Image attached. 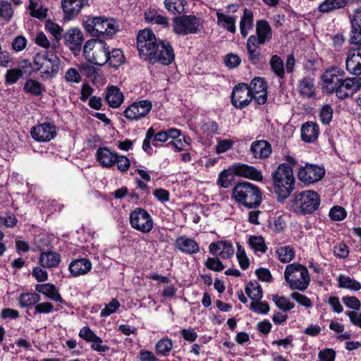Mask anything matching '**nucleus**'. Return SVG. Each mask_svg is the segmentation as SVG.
Listing matches in <instances>:
<instances>
[{
  "instance_id": "f257e3e1",
  "label": "nucleus",
  "mask_w": 361,
  "mask_h": 361,
  "mask_svg": "<svg viewBox=\"0 0 361 361\" xmlns=\"http://www.w3.org/2000/svg\"><path fill=\"white\" fill-rule=\"evenodd\" d=\"M320 196L311 190H307L294 194L289 201L290 210L298 214H312L315 212L320 204Z\"/></svg>"
},
{
  "instance_id": "f03ea898",
  "label": "nucleus",
  "mask_w": 361,
  "mask_h": 361,
  "mask_svg": "<svg viewBox=\"0 0 361 361\" xmlns=\"http://www.w3.org/2000/svg\"><path fill=\"white\" fill-rule=\"evenodd\" d=\"M232 197L239 204L247 207H258L262 202V193L255 185L243 181L233 188Z\"/></svg>"
},
{
  "instance_id": "7ed1b4c3",
  "label": "nucleus",
  "mask_w": 361,
  "mask_h": 361,
  "mask_svg": "<svg viewBox=\"0 0 361 361\" xmlns=\"http://www.w3.org/2000/svg\"><path fill=\"white\" fill-rule=\"evenodd\" d=\"M274 189L279 197L286 199L294 190L295 178L290 166L288 164H280L272 172Z\"/></svg>"
},
{
  "instance_id": "20e7f679",
  "label": "nucleus",
  "mask_w": 361,
  "mask_h": 361,
  "mask_svg": "<svg viewBox=\"0 0 361 361\" xmlns=\"http://www.w3.org/2000/svg\"><path fill=\"white\" fill-rule=\"evenodd\" d=\"M284 279L291 290L305 291L307 289L310 277L306 267L299 263L288 264L284 271Z\"/></svg>"
},
{
  "instance_id": "39448f33",
  "label": "nucleus",
  "mask_w": 361,
  "mask_h": 361,
  "mask_svg": "<svg viewBox=\"0 0 361 361\" xmlns=\"http://www.w3.org/2000/svg\"><path fill=\"white\" fill-rule=\"evenodd\" d=\"M31 67L33 71L39 72L42 78H53L59 71L60 59L52 53H38L34 57Z\"/></svg>"
},
{
  "instance_id": "423d86ee",
  "label": "nucleus",
  "mask_w": 361,
  "mask_h": 361,
  "mask_svg": "<svg viewBox=\"0 0 361 361\" xmlns=\"http://www.w3.org/2000/svg\"><path fill=\"white\" fill-rule=\"evenodd\" d=\"M86 30L92 36L106 35L111 37L118 31V25L114 18L104 16L89 17L85 22Z\"/></svg>"
},
{
  "instance_id": "0eeeda50",
  "label": "nucleus",
  "mask_w": 361,
  "mask_h": 361,
  "mask_svg": "<svg viewBox=\"0 0 361 361\" xmlns=\"http://www.w3.org/2000/svg\"><path fill=\"white\" fill-rule=\"evenodd\" d=\"M109 48L108 44L103 40L90 39L83 46V55L87 61L102 66L108 62Z\"/></svg>"
},
{
  "instance_id": "6e6552de",
  "label": "nucleus",
  "mask_w": 361,
  "mask_h": 361,
  "mask_svg": "<svg viewBox=\"0 0 361 361\" xmlns=\"http://www.w3.org/2000/svg\"><path fill=\"white\" fill-rule=\"evenodd\" d=\"M202 27V20L193 15H183L173 18V30L177 35L197 33Z\"/></svg>"
},
{
  "instance_id": "1a4fd4ad",
  "label": "nucleus",
  "mask_w": 361,
  "mask_h": 361,
  "mask_svg": "<svg viewBox=\"0 0 361 361\" xmlns=\"http://www.w3.org/2000/svg\"><path fill=\"white\" fill-rule=\"evenodd\" d=\"M159 40L151 30L145 29L139 32L137 37V46L142 57L149 59Z\"/></svg>"
},
{
  "instance_id": "9d476101",
  "label": "nucleus",
  "mask_w": 361,
  "mask_h": 361,
  "mask_svg": "<svg viewBox=\"0 0 361 361\" xmlns=\"http://www.w3.org/2000/svg\"><path fill=\"white\" fill-rule=\"evenodd\" d=\"M129 219L130 226L143 233H149L153 228L152 218L144 209H135L130 213Z\"/></svg>"
},
{
  "instance_id": "9b49d317",
  "label": "nucleus",
  "mask_w": 361,
  "mask_h": 361,
  "mask_svg": "<svg viewBox=\"0 0 361 361\" xmlns=\"http://www.w3.org/2000/svg\"><path fill=\"white\" fill-rule=\"evenodd\" d=\"M173 59L174 52L169 42L159 40L149 61L152 63L158 62L164 65H169L173 62Z\"/></svg>"
},
{
  "instance_id": "f8f14e48",
  "label": "nucleus",
  "mask_w": 361,
  "mask_h": 361,
  "mask_svg": "<svg viewBox=\"0 0 361 361\" xmlns=\"http://www.w3.org/2000/svg\"><path fill=\"white\" fill-rule=\"evenodd\" d=\"M344 77V71L338 67L326 69L322 76L323 90L328 94H333Z\"/></svg>"
},
{
  "instance_id": "ddd939ff",
  "label": "nucleus",
  "mask_w": 361,
  "mask_h": 361,
  "mask_svg": "<svg viewBox=\"0 0 361 361\" xmlns=\"http://www.w3.org/2000/svg\"><path fill=\"white\" fill-rule=\"evenodd\" d=\"M64 44L73 53L78 55L82 50V45L85 40L82 30L78 27H72L63 34Z\"/></svg>"
},
{
  "instance_id": "4468645a",
  "label": "nucleus",
  "mask_w": 361,
  "mask_h": 361,
  "mask_svg": "<svg viewBox=\"0 0 361 361\" xmlns=\"http://www.w3.org/2000/svg\"><path fill=\"white\" fill-rule=\"evenodd\" d=\"M361 88V78L353 77L342 78L334 93L340 99H344L353 96Z\"/></svg>"
},
{
  "instance_id": "2eb2a0df",
  "label": "nucleus",
  "mask_w": 361,
  "mask_h": 361,
  "mask_svg": "<svg viewBox=\"0 0 361 361\" xmlns=\"http://www.w3.org/2000/svg\"><path fill=\"white\" fill-rule=\"evenodd\" d=\"M325 174L324 168L316 164H307L299 169L298 178L306 183H313L321 180Z\"/></svg>"
},
{
  "instance_id": "dca6fc26",
  "label": "nucleus",
  "mask_w": 361,
  "mask_h": 361,
  "mask_svg": "<svg viewBox=\"0 0 361 361\" xmlns=\"http://www.w3.org/2000/svg\"><path fill=\"white\" fill-rule=\"evenodd\" d=\"M152 103L148 100L134 102L124 111V116L129 120H139L146 116L152 109Z\"/></svg>"
},
{
  "instance_id": "f3484780",
  "label": "nucleus",
  "mask_w": 361,
  "mask_h": 361,
  "mask_svg": "<svg viewBox=\"0 0 361 361\" xmlns=\"http://www.w3.org/2000/svg\"><path fill=\"white\" fill-rule=\"evenodd\" d=\"M252 99L247 85L241 83L233 88L231 102L236 108L242 109L247 106Z\"/></svg>"
},
{
  "instance_id": "a211bd4d",
  "label": "nucleus",
  "mask_w": 361,
  "mask_h": 361,
  "mask_svg": "<svg viewBox=\"0 0 361 361\" xmlns=\"http://www.w3.org/2000/svg\"><path fill=\"white\" fill-rule=\"evenodd\" d=\"M256 35H252L248 40L259 45L264 44L272 38V30L269 23L265 20H257L256 23Z\"/></svg>"
},
{
  "instance_id": "6ab92c4d",
  "label": "nucleus",
  "mask_w": 361,
  "mask_h": 361,
  "mask_svg": "<svg viewBox=\"0 0 361 361\" xmlns=\"http://www.w3.org/2000/svg\"><path fill=\"white\" fill-rule=\"evenodd\" d=\"M33 139L38 142H47L55 137L56 129L54 124L44 123L34 126L30 130Z\"/></svg>"
},
{
  "instance_id": "aec40b11",
  "label": "nucleus",
  "mask_w": 361,
  "mask_h": 361,
  "mask_svg": "<svg viewBox=\"0 0 361 361\" xmlns=\"http://www.w3.org/2000/svg\"><path fill=\"white\" fill-rule=\"evenodd\" d=\"M267 85L264 78H255L248 87L252 99L258 104H264L267 100Z\"/></svg>"
},
{
  "instance_id": "412c9836",
  "label": "nucleus",
  "mask_w": 361,
  "mask_h": 361,
  "mask_svg": "<svg viewBox=\"0 0 361 361\" xmlns=\"http://www.w3.org/2000/svg\"><path fill=\"white\" fill-rule=\"evenodd\" d=\"M209 250L214 256L224 259L231 257L235 252L233 244L227 240H220L210 243Z\"/></svg>"
},
{
  "instance_id": "4be33fe9",
  "label": "nucleus",
  "mask_w": 361,
  "mask_h": 361,
  "mask_svg": "<svg viewBox=\"0 0 361 361\" xmlns=\"http://www.w3.org/2000/svg\"><path fill=\"white\" fill-rule=\"evenodd\" d=\"M230 170L238 176L249 178L256 181H260L263 179L262 172L256 169L254 166L243 164H233Z\"/></svg>"
},
{
  "instance_id": "5701e85b",
  "label": "nucleus",
  "mask_w": 361,
  "mask_h": 361,
  "mask_svg": "<svg viewBox=\"0 0 361 361\" xmlns=\"http://www.w3.org/2000/svg\"><path fill=\"white\" fill-rule=\"evenodd\" d=\"M64 19L71 20L76 17L82 8L88 6V0H62Z\"/></svg>"
},
{
  "instance_id": "b1692460",
  "label": "nucleus",
  "mask_w": 361,
  "mask_h": 361,
  "mask_svg": "<svg viewBox=\"0 0 361 361\" xmlns=\"http://www.w3.org/2000/svg\"><path fill=\"white\" fill-rule=\"evenodd\" d=\"M345 66L350 74L355 75L361 74V48L351 49L348 51Z\"/></svg>"
},
{
  "instance_id": "393cba45",
  "label": "nucleus",
  "mask_w": 361,
  "mask_h": 361,
  "mask_svg": "<svg viewBox=\"0 0 361 361\" xmlns=\"http://www.w3.org/2000/svg\"><path fill=\"white\" fill-rule=\"evenodd\" d=\"M92 267V264L87 258L77 259L71 262L68 269L73 276H79L87 274Z\"/></svg>"
},
{
  "instance_id": "a878e982",
  "label": "nucleus",
  "mask_w": 361,
  "mask_h": 361,
  "mask_svg": "<svg viewBox=\"0 0 361 361\" xmlns=\"http://www.w3.org/2000/svg\"><path fill=\"white\" fill-rule=\"evenodd\" d=\"M175 245L182 252L188 255L196 254L200 251L198 243L192 238L186 236L178 238Z\"/></svg>"
},
{
  "instance_id": "bb28decb",
  "label": "nucleus",
  "mask_w": 361,
  "mask_h": 361,
  "mask_svg": "<svg viewBox=\"0 0 361 361\" xmlns=\"http://www.w3.org/2000/svg\"><path fill=\"white\" fill-rule=\"evenodd\" d=\"M118 154L107 147H100L97 149L96 157L99 163L106 168H111L115 164Z\"/></svg>"
},
{
  "instance_id": "cd10ccee",
  "label": "nucleus",
  "mask_w": 361,
  "mask_h": 361,
  "mask_svg": "<svg viewBox=\"0 0 361 361\" xmlns=\"http://www.w3.org/2000/svg\"><path fill=\"white\" fill-rule=\"evenodd\" d=\"M250 151L255 158L264 159L270 155L271 147L266 140H257L252 143Z\"/></svg>"
},
{
  "instance_id": "c85d7f7f",
  "label": "nucleus",
  "mask_w": 361,
  "mask_h": 361,
  "mask_svg": "<svg viewBox=\"0 0 361 361\" xmlns=\"http://www.w3.org/2000/svg\"><path fill=\"white\" fill-rule=\"evenodd\" d=\"M254 27V15L252 11L244 8L243 15L240 20V31L243 37L245 38Z\"/></svg>"
},
{
  "instance_id": "c756f323",
  "label": "nucleus",
  "mask_w": 361,
  "mask_h": 361,
  "mask_svg": "<svg viewBox=\"0 0 361 361\" xmlns=\"http://www.w3.org/2000/svg\"><path fill=\"white\" fill-rule=\"evenodd\" d=\"M216 15L217 17V24L219 26L231 33L236 32V16L226 15L219 11L216 13Z\"/></svg>"
},
{
  "instance_id": "7c9ffc66",
  "label": "nucleus",
  "mask_w": 361,
  "mask_h": 361,
  "mask_svg": "<svg viewBox=\"0 0 361 361\" xmlns=\"http://www.w3.org/2000/svg\"><path fill=\"white\" fill-rule=\"evenodd\" d=\"M35 290L37 292L45 295L52 300L59 302H63V300L56 288V286L52 283L37 284L35 286Z\"/></svg>"
},
{
  "instance_id": "2f4dec72",
  "label": "nucleus",
  "mask_w": 361,
  "mask_h": 361,
  "mask_svg": "<svg viewBox=\"0 0 361 361\" xmlns=\"http://www.w3.org/2000/svg\"><path fill=\"white\" fill-rule=\"evenodd\" d=\"M319 129L317 124L314 123H306L302 125L301 128L302 139L307 142H314L318 137Z\"/></svg>"
},
{
  "instance_id": "473e14b6",
  "label": "nucleus",
  "mask_w": 361,
  "mask_h": 361,
  "mask_svg": "<svg viewBox=\"0 0 361 361\" xmlns=\"http://www.w3.org/2000/svg\"><path fill=\"white\" fill-rule=\"evenodd\" d=\"M105 99L111 107L118 108L123 103V95L119 88L111 86L109 87Z\"/></svg>"
},
{
  "instance_id": "72a5a7b5",
  "label": "nucleus",
  "mask_w": 361,
  "mask_h": 361,
  "mask_svg": "<svg viewBox=\"0 0 361 361\" xmlns=\"http://www.w3.org/2000/svg\"><path fill=\"white\" fill-rule=\"evenodd\" d=\"M60 261V255L54 252H42L39 258V264L44 268L55 267L59 264Z\"/></svg>"
},
{
  "instance_id": "f704fd0d",
  "label": "nucleus",
  "mask_w": 361,
  "mask_h": 361,
  "mask_svg": "<svg viewBox=\"0 0 361 361\" xmlns=\"http://www.w3.org/2000/svg\"><path fill=\"white\" fill-rule=\"evenodd\" d=\"M347 4L346 0H324L318 6L319 12L328 13L344 8Z\"/></svg>"
},
{
  "instance_id": "c9c22d12",
  "label": "nucleus",
  "mask_w": 361,
  "mask_h": 361,
  "mask_svg": "<svg viewBox=\"0 0 361 361\" xmlns=\"http://www.w3.org/2000/svg\"><path fill=\"white\" fill-rule=\"evenodd\" d=\"M298 90L303 97H313L315 94L314 79L310 77L303 78L299 81Z\"/></svg>"
},
{
  "instance_id": "e433bc0d",
  "label": "nucleus",
  "mask_w": 361,
  "mask_h": 361,
  "mask_svg": "<svg viewBox=\"0 0 361 361\" xmlns=\"http://www.w3.org/2000/svg\"><path fill=\"white\" fill-rule=\"evenodd\" d=\"M41 300L40 295L35 293H24L18 298V302L21 307H31L37 305Z\"/></svg>"
},
{
  "instance_id": "4c0bfd02",
  "label": "nucleus",
  "mask_w": 361,
  "mask_h": 361,
  "mask_svg": "<svg viewBox=\"0 0 361 361\" xmlns=\"http://www.w3.org/2000/svg\"><path fill=\"white\" fill-rule=\"evenodd\" d=\"M338 286L342 288L357 291L361 288V284L355 279L341 274L338 278Z\"/></svg>"
},
{
  "instance_id": "58836bf2",
  "label": "nucleus",
  "mask_w": 361,
  "mask_h": 361,
  "mask_svg": "<svg viewBox=\"0 0 361 361\" xmlns=\"http://www.w3.org/2000/svg\"><path fill=\"white\" fill-rule=\"evenodd\" d=\"M245 293L252 301L260 300L262 298V288L257 281H250L245 286Z\"/></svg>"
},
{
  "instance_id": "ea45409f",
  "label": "nucleus",
  "mask_w": 361,
  "mask_h": 361,
  "mask_svg": "<svg viewBox=\"0 0 361 361\" xmlns=\"http://www.w3.org/2000/svg\"><path fill=\"white\" fill-rule=\"evenodd\" d=\"M278 259L282 263L290 262L295 257L294 248L290 245L279 247L276 250Z\"/></svg>"
},
{
  "instance_id": "a19ab883",
  "label": "nucleus",
  "mask_w": 361,
  "mask_h": 361,
  "mask_svg": "<svg viewBox=\"0 0 361 361\" xmlns=\"http://www.w3.org/2000/svg\"><path fill=\"white\" fill-rule=\"evenodd\" d=\"M24 90L32 95L40 96L45 91V89L39 82L29 79L25 83Z\"/></svg>"
},
{
  "instance_id": "79ce46f5",
  "label": "nucleus",
  "mask_w": 361,
  "mask_h": 361,
  "mask_svg": "<svg viewBox=\"0 0 361 361\" xmlns=\"http://www.w3.org/2000/svg\"><path fill=\"white\" fill-rule=\"evenodd\" d=\"M166 8L173 14L185 12L186 1L185 0H165Z\"/></svg>"
},
{
  "instance_id": "37998d69",
  "label": "nucleus",
  "mask_w": 361,
  "mask_h": 361,
  "mask_svg": "<svg viewBox=\"0 0 361 361\" xmlns=\"http://www.w3.org/2000/svg\"><path fill=\"white\" fill-rule=\"evenodd\" d=\"M108 62L112 67H118L124 62L123 51L119 49H114L111 51L108 49Z\"/></svg>"
},
{
  "instance_id": "c03bdc74",
  "label": "nucleus",
  "mask_w": 361,
  "mask_h": 361,
  "mask_svg": "<svg viewBox=\"0 0 361 361\" xmlns=\"http://www.w3.org/2000/svg\"><path fill=\"white\" fill-rule=\"evenodd\" d=\"M173 346L171 339L168 337L163 338L156 345V350L158 354L162 356H168Z\"/></svg>"
},
{
  "instance_id": "a18cd8bd",
  "label": "nucleus",
  "mask_w": 361,
  "mask_h": 361,
  "mask_svg": "<svg viewBox=\"0 0 361 361\" xmlns=\"http://www.w3.org/2000/svg\"><path fill=\"white\" fill-rule=\"evenodd\" d=\"M271 70L280 78L285 76L284 64L283 60L277 55H274L269 61Z\"/></svg>"
},
{
  "instance_id": "49530a36",
  "label": "nucleus",
  "mask_w": 361,
  "mask_h": 361,
  "mask_svg": "<svg viewBox=\"0 0 361 361\" xmlns=\"http://www.w3.org/2000/svg\"><path fill=\"white\" fill-rule=\"evenodd\" d=\"M248 243L251 248L255 252H265L267 251V246L264 240L261 235H252L249 238Z\"/></svg>"
},
{
  "instance_id": "de8ad7c7",
  "label": "nucleus",
  "mask_w": 361,
  "mask_h": 361,
  "mask_svg": "<svg viewBox=\"0 0 361 361\" xmlns=\"http://www.w3.org/2000/svg\"><path fill=\"white\" fill-rule=\"evenodd\" d=\"M259 46V44L247 40L246 49L249 55V59L254 64H257L259 61L261 54L258 49Z\"/></svg>"
},
{
  "instance_id": "09e8293b",
  "label": "nucleus",
  "mask_w": 361,
  "mask_h": 361,
  "mask_svg": "<svg viewBox=\"0 0 361 361\" xmlns=\"http://www.w3.org/2000/svg\"><path fill=\"white\" fill-rule=\"evenodd\" d=\"M45 28L56 41H60L63 38V28L51 20L47 21Z\"/></svg>"
},
{
  "instance_id": "8fccbe9b",
  "label": "nucleus",
  "mask_w": 361,
  "mask_h": 361,
  "mask_svg": "<svg viewBox=\"0 0 361 361\" xmlns=\"http://www.w3.org/2000/svg\"><path fill=\"white\" fill-rule=\"evenodd\" d=\"M273 301L280 310L285 312L290 311L295 307V304L283 296L274 295H273Z\"/></svg>"
},
{
  "instance_id": "3c124183",
  "label": "nucleus",
  "mask_w": 361,
  "mask_h": 361,
  "mask_svg": "<svg viewBox=\"0 0 361 361\" xmlns=\"http://www.w3.org/2000/svg\"><path fill=\"white\" fill-rule=\"evenodd\" d=\"M23 71L19 68H10L5 75V82L8 85L15 84L23 77Z\"/></svg>"
},
{
  "instance_id": "603ef678",
  "label": "nucleus",
  "mask_w": 361,
  "mask_h": 361,
  "mask_svg": "<svg viewBox=\"0 0 361 361\" xmlns=\"http://www.w3.org/2000/svg\"><path fill=\"white\" fill-rule=\"evenodd\" d=\"M290 296L299 305L306 308H310L313 305L312 300L307 296L300 293L299 292H292Z\"/></svg>"
},
{
  "instance_id": "864d4df0",
  "label": "nucleus",
  "mask_w": 361,
  "mask_h": 361,
  "mask_svg": "<svg viewBox=\"0 0 361 361\" xmlns=\"http://www.w3.org/2000/svg\"><path fill=\"white\" fill-rule=\"evenodd\" d=\"M64 79L67 82L79 83L82 80V76L76 68H69L65 73Z\"/></svg>"
},
{
  "instance_id": "5fc2aeb1",
  "label": "nucleus",
  "mask_w": 361,
  "mask_h": 361,
  "mask_svg": "<svg viewBox=\"0 0 361 361\" xmlns=\"http://www.w3.org/2000/svg\"><path fill=\"white\" fill-rule=\"evenodd\" d=\"M205 267L214 271H221L225 267L218 257H208L204 262Z\"/></svg>"
},
{
  "instance_id": "6e6d98bb",
  "label": "nucleus",
  "mask_w": 361,
  "mask_h": 361,
  "mask_svg": "<svg viewBox=\"0 0 361 361\" xmlns=\"http://www.w3.org/2000/svg\"><path fill=\"white\" fill-rule=\"evenodd\" d=\"M13 15L11 5L6 1H0V16L9 21Z\"/></svg>"
},
{
  "instance_id": "4d7b16f0",
  "label": "nucleus",
  "mask_w": 361,
  "mask_h": 361,
  "mask_svg": "<svg viewBox=\"0 0 361 361\" xmlns=\"http://www.w3.org/2000/svg\"><path fill=\"white\" fill-rule=\"evenodd\" d=\"M234 174L232 173V171H231L230 169L228 170H224L221 171L217 180L218 185L221 188H228L231 183V179L230 178V176Z\"/></svg>"
},
{
  "instance_id": "13d9d810",
  "label": "nucleus",
  "mask_w": 361,
  "mask_h": 361,
  "mask_svg": "<svg viewBox=\"0 0 361 361\" xmlns=\"http://www.w3.org/2000/svg\"><path fill=\"white\" fill-rule=\"evenodd\" d=\"M329 215L333 221H342L346 217L347 212L343 207L334 206L330 209Z\"/></svg>"
},
{
  "instance_id": "bf43d9fd",
  "label": "nucleus",
  "mask_w": 361,
  "mask_h": 361,
  "mask_svg": "<svg viewBox=\"0 0 361 361\" xmlns=\"http://www.w3.org/2000/svg\"><path fill=\"white\" fill-rule=\"evenodd\" d=\"M250 309L257 314H267L269 311V306L267 302L255 300L250 303Z\"/></svg>"
},
{
  "instance_id": "052dcab7",
  "label": "nucleus",
  "mask_w": 361,
  "mask_h": 361,
  "mask_svg": "<svg viewBox=\"0 0 361 361\" xmlns=\"http://www.w3.org/2000/svg\"><path fill=\"white\" fill-rule=\"evenodd\" d=\"M120 302L117 299L114 298L108 303L100 312L101 317H106L116 312L120 307Z\"/></svg>"
},
{
  "instance_id": "680f3d73",
  "label": "nucleus",
  "mask_w": 361,
  "mask_h": 361,
  "mask_svg": "<svg viewBox=\"0 0 361 361\" xmlns=\"http://www.w3.org/2000/svg\"><path fill=\"white\" fill-rule=\"evenodd\" d=\"M236 257L238 260V263L243 269H246L249 267V259L247 257L244 248L242 245L238 244V250L236 253Z\"/></svg>"
},
{
  "instance_id": "e2e57ef3",
  "label": "nucleus",
  "mask_w": 361,
  "mask_h": 361,
  "mask_svg": "<svg viewBox=\"0 0 361 361\" xmlns=\"http://www.w3.org/2000/svg\"><path fill=\"white\" fill-rule=\"evenodd\" d=\"M342 301L345 307L353 309V311H358L361 307V302L355 296H345Z\"/></svg>"
},
{
  "instance_id": "0e129e2a",
  "label": "nucleus",
  "mask_w": 361,
  "mask_h": 361,
  "mask_svg": "<svg viewBox=\"0 0 361 361\" xmlns=\"http://www.w3.org/2000/svg\"><path fill=\"white\" fill-rule=\"evenodd\" d=\"M333 116V109L329 104L324 106L319 113L320 121L324 124H329Z\"/></svg>"
},
{
  "instance_id": "69168bd1",
  "label": "nucleus",
  "mask_w": 361,
  "mask_h": 361,
  "mask_svg": "<svg viewBox=\"0 0 361 361\" xmlns=\"http://www.w3.org/2000/svg\"><path fill=\"white\" fill-rule=\"evenodd\" d=\"M335 358V350L331 348H325L319 352L317 361H334Z\"/></svg>"
},
{
  "instance_id": "338daca9",
  "label": "nucleus",
  "mask_w": 361,
  "mask_h": 361,
  "mask_svg": "<svg viewBox=\"0 0 361 361\" xmlns=\"http://www.w3.org/2000/svg\"><path fill=\"white\" fill-rule=\"evenodd\" d=\"M13 66V58L11 54L6 51L0 50V66L9 68Z\"/></svg>"
},
{
  "instance_id": "774afa93",
  "label": "nucleus",
  "mask_w": 361,
  "mask_h": 361,
  "mask_svg": "<svg viewBox=\"0 0 361 361\" xmlns=\"http://www.w3.org/2000/svg\"><path fill=\"white\" fill-rule=\"evenodd\" d=\"M334 253L337 257L345 258L349 255V249L345 243H339L334 246Z\"/></svg>"
}]
</instances>
